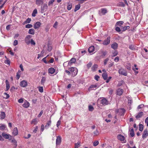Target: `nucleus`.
Masks as SVG:
<instances>
[{
    "mask_svg": "<svg viewBox=\"0 0 148 148\" xmlns=\"http://www.w3.org/2000/svg\"><path fill=\"white\" fill-rule=\"evenodd\" d=\"M69 70L70 71L71 73L73 76H75L77 74L78 70L77 69L74 67H71L69 69Z\"/></svg>",
    "mask_w": 148,
    "mask_h": 148,
    "instance_id": "obj_1",
    "label": "nucleus"
},
{
    "mask_svg": "<svg viewBox=\"0 0 148 148\" xmlns=\"http://www.w3.org/2000/svg\"><path fill=\"white\" fill-rule=\"evenodd\" d=\"M119 73L120 74L122 75L126 76L127 75L126 71L122 68H121L119 70Z\"/></svg>",
    "mask_w": 148,
    "mask_h": 148,
    "instance_id": "obj_2",
    "label": "nucleus"
},
{
    "mask_svg": "<svg viewBox=\"0 0 148 148\" xmlns=\"http://www.w3.org/2000/svg\"><path fill=\"white\" fill-rule=\"evenodd\" d=\"M100 103L103 105L105 106L108 104V101L105 98H103L101 100Z\"/></svg>",
    "mask_w": 148,
    "mask_h": 148,
    "instance_id": "obj_3",
    "label": "nucleus"
},
{
    "mask_svg": "<svg viewBox=\"0 0 148 148\" xmlns=\"http://www.w3.org/2000/svg\"><path fill=\"white\" fill-rule=\"evenodd\" d=\"M32 37V36L29 35H27L25 38V42L27 44L29 45L30 43V38Z\"/></svg>",
    "mask_w": 148,
    "mask_h": 148,
    "instance_id": "obj_4",
    "label": "nucleus"
},
{
    "mask_svg": "<svg viewBox=\"0 0 148 148\" xmlns=\"http://www.w3.org/2000/svg\"><path fill=\"white\" fill-rule=\"evenodd\" d=\"M48 8V6L46 4H44L43 6H41V13H43L45 12Z\"/></svg>",
    "mask_w": 148,
    "mask_h": 148,
    "instance_id": "obj_5",
    "label": "nucleus"
},
{
    "mask_svg": "<svg viewBox=\"0 0 148 148\" xmlns=\"http://www.w3.org/2000/svg\"><path fill=\"white\" fill-rule=\"evenodd\" d=\"M110 36L108 37L105 40L103 44L105 45H107L109 44L110 41Z\"/></svg>",
    "mask_w": 148,
    "mask_h": 148,
    "instance_id": "obj_6",
    "label": "nucleus"
},
{
    "mask_svg": "<svg viewBox=\"0 0 148 148\" xmlns=\"http://www.w3.org/2000/svg\"><path fill=\"white\" fill-rule=\"evenodd\" d=\"M2 135L3 137L6 139H8L9 138L10 139L12 138L11 136L8 134H7L4 132L2 133Z\"/></svg>",
    "mask_w": 148,
    "mask_h": 148,
    "instance_id": "obj_7",
    "label": "nucleus"
},
{
    "mask_svg": "<svg viewBox=\"0 0 148 148\" xmlns=\"http://www.w3.org/2000/svg\"><path fill=\"white\" fill-rule=\"evenodd\" d=\"M20 84L21 86L23 87H24L27 86V81L25 80H23L20 82Z\"/></svg>",
    "mask_w": 148,
    "mask_h": 148,
    "instance_id": "obj_8",
    "label": "nucleus"
},
{
    "mask_svg": "<svg viewBox=\"0 0 148 148\" xmlns=\"http://www.w3.org/2000/svg\"><path fill=\"white\" fill-rule=\"evenodd\" d=\"M61 138L60 136H58L57 137L56 141V145H60L61 141Z\"/></svg>",
    "mask_w": 148,
    "mask_h": 148,
    "instance_id": "obj_9",
    "label": "nucleus"
},
{
    "mask_svg": "<svg viewBox=\"0 0 148 148\" xmlns=\"http://www.w3.org/2000/svg\"><path fill=\"white\" fill-rule=\"evenodd\" d=\"M148 135V131L147 129H146L144 130L143 133V134L142 138L144 139L146 138Z\"/></svg>",
    "mask_w": 148,
    "mask_h": 148,
    "instance_id": "obj_10",
    "label": "nucleus"
},
{
    "mask_svg": "<svg viewBox=\"0 0 148 148\" xmlns=\"http://www.w3.org/2000/svg\"><path fill=\"white\" fill-rule=\"evenodd\" d=\"M143 112H141L138 113L137 115L136 116V118L138 119L139 118H141L143 115Z\"/></svg>",
    "mask_w": 148,
    "mask_h": 148,
    "instance_id": "obj_11",
    "label": "nucleus"
},
{
    "mask_svg": "<svg viewBox=\"0 0 148 148\" xmlns=\"http://www.w3.org/2000/svg\"><path fill=\"white\" fill-rule=\"evenodd\" d=\"M41 23L39 22H37L34 25V27L35 29H38L40 26Z\"/></svg>",
    "mask_w": 148,
    "mask_h": 148,
    "instance_id": "obj_12",
    "label": "nucleus"
},
{
    "mask_svg": "<svg viewBox=\"0 0 148 148\" xmlns=\"http://www.w3.org/2000/svg\"><path fill=\"white\" fill-rule=\"evenodd\" d=\"M51 119L50 118L49 121L47 122L46 125L45 126V127L46 129H48L49 126L51 125Z\"/></svg>",
    "mask_w": 148,
    "mask_h": 148,
    "instance_id": "obj_13",
    "label": "nucleus"
},
{
    "mask_svg": "<svg viewBox=\"0 0 148 148\" xmlns=\"http://www.w3.org/2000/svg\"><path fill=\"white\" fill-rule=\"evenodd\" d=\"M123 92V90L121 88H119L117 90V94L119 96L122 95Z\"/></svg>",
    "mask_w": 148,
    "mask_h": 148,
    "instance_id": "obj_14",
    "label": "nucleus"
},
{
    "mask_svg": "<svg viewBox=\"0 0 148 148\" xmlns=\"http://www.w3.org/2000/svg\"><path fill=\"white\" fill-rule=\"evenodd\" d=\"M48 72L49 73H50L51 74H53L55 72V69L53 68H50L49 69Z\"/></svg>",
    "mask_w": 148,
    "mask_h": 148,
    "instance_id": "obj_15",
    "label": "nucleus"
},
{
    "mask_svg": "<svg viewBox=\"0 0 148 148\" xmlns=\"http://www.w3.org/2000/svg\"><path fill=\"white\" fill-rule=\"evenodd\" d=\"M118 47V45L116 42H114L111 45V47L114 49H117Z\"/></svg>",
    "mask_w": 148,
    "mask_h": 148,
    "instance_id": "obj_16",
    "label": "nucleus"
},
{
    "mask_svg": "<svg viewBox=\"0 0 148 148\" xmlns=\"http://www.w3.org/2000/svg\"><path fill=\"white\" fill-rule=\"evenodd\" d=\"M29 105V103L27 101L24 102V103L23 105V106L25 108H27L28 107Z\"/></svg>",
    "mask_w": 148,
    "mask_h": 148,
    "instance_id": "obj_17",
    "label": "nucleus"
},
{
    "mask_svg": "<svg viewBox=\"0 0 148 148\" xmlns=\"http://www.w3.org/2000/svg\"><path fill=\"white\" fill-rule=\"evenodd\" d=\"M117 138L119 140L121 141H123L125 139L124 137L121 134L118 135Z\"/></svg>",
    "mask_w": 148,
    "mask_h": 148,
    "instance_id": "obj_18",
    "label": "nucleus"
},
{
    "mask_svg": "<svg viewBox=\"0 0 148 148\" xmlns=\"http://www.w3.org/2000/svg\"><path fill=\"white\" fill-rule=\"evenodd\" d=\"M43 3V0H36V4L38 6H40Z\"/></svg>",
    "mask_w": 148,
    "mask_h": 148,
    "instance_id": "obj_19",
    "label": "nucleus"
},
{
    "mask_svg": "<svg viewBox=\"0 0 148 148\" xmlns=\"http://www.w3.org/2000/svg\"><path fill=\"white\" fill-rule=\"evenodd\" d=\"M95 48L94 46H90L88 49V51L89 53L92 52L94 51Z\"/></svg>",
    "mask_w": 148,
    "mask_h": 148,
    "instance_id": "obj_20",
    "label": "nucleus"
},
{
    "mask_svg": "<svg viewBox=\"0 0 148 148\" xmlns=\"http://www.w3.org/2000/svg\"><path fill=\"white\" fill-rule=\"evenodd\" d=\"M12 133L14 136H16L18 134V131L17 127H15L14 128Z\"/></svg>",
    "mask_w": 148,
    "mask_h": 148,
    "instance_id": "obj_21",
    "label": "nucleus"
},
{
    "mask_svg": "<svg viewBox=\"0 0 148 148\" xmlns=\"http://www.w3.org/2000/svg\"><path fill=\"white\" fill-rule=\"evenodd\" d=\"M5 83L6 84V91H7L9 89L10 86L9 82L8 80H6L5 81Z\"/></svg>",
    "mask_w": 148,
    "mask_h": 148,
    "instance_id": "obj_22",
    "label": "nucleus"
},
{
    "mask_svg": "<svg viewBox=\"0 0 148 148\" xmlns=\"http://www.w3.org/2000/svg\"><path fill=\"white\" fill-rule=\"evenodd\" d=\"M98 67L97 65L96 64H94L91 68L92 70L93 71H96Z\"/></svg>",
    "mask_w": 148,
    "mask_h": 148,
    "instance_id": "obj_23",
    "label": "nucleus"
},
{
    "mask_svg": "<svg viewBox=\"0 0 148 148\" xmlns=\"http://www.w3.org/2000/svg\"><path fill=\"white\" fill-rule=\"evenodd\" d=\"M103 78L104 80H106L108 78V75L106 72H104L102 74Z\"/></svg>",
    "mask_w": 148,
    "mask_h": 148,
    "instance_id": "obj_24",
    "label": "nucleus"
},
{
    "mask_svg": "<svg viewBox=\"0 0 148 148\" xmlns=\"http://www.w3.org/2000/svg\"><path fill=\"white\" fill-rule=\"evenodd\" d=\"M28 33L29 34L34 35L35 33V30L33 29H31L29 30Z\"/></svg>",
    "mask_w": 148,
    "mask_h": 148,
    "instance_id": "obj_25",
    "label": "nucleus"
},
{
    "mask_svg": "<svg viewBox=\"0 0 148 148\" xmlns=\"http://www.w3.org/2000/svg\"><path fill=\"white\" fill-rule=\"evenodd\" d=\"M101 10L102 15H105L107 12V10L105 8H102Z\"/></svg>",
    "mask_w": 148,
    "mask_h": 148,
    "instance_id": "obj_26",
    "label": "nucleus"
},
{
    "mask_svg": "<svg viewBox=\"0 0 148 148\" xmlns=\"http://www.w3.org/2000/svg\"><path fill=\"white\" fill-rule=\"evenodd\" d=\"M130 131V135L132 137H133L134 136V129L133 128H132L131 130H129Z\"/></svg>",
    "mask_w": 148,
    "mask_h": 148,
    "instance_id": "obj_27",
    "label": "nucleus"
},
{
    "mask_svg": "<svg viewBox=\"0 0 148 148\" xmlns=\"http://www.w3.org/2000/svg\"><path fill=\"white\" fill-rule=\"evenodd\" d=\"M130 27L128 26L124 27H121V29L122 31H124L126 29H129Z\"/></svg>",
    "mask_w": 148,
    "mask_h": 148,
    "instance_id": "obj_28",
    "label": "nucleus"
},
{
    "mask_svg": "<svg viewBox=\"0 0 148 148\" xmlns=\"http://www.w3.org/2000/svg\"><path fill=\"white\" fill-rule=\"evenodd\" d=\"M1 119H4L5 117V114L4 112H1Z\"/></svg>",
    "mask_w": 148,
    "mask_h": 148,
    "instance_id": "obj_29",
    "label": "nucleus"
},
{
    "mask_svg": "<svg viewBox=\"0 0 148 148\" xmlns=\"http://www.w3.org/2000/svg\"><path fill=\"white\" fill-rule=\"evenodd\" d=\"M37 13V10L36 9H35L33 11L32 14V16L33 17H35L36 16V14Z\"/></svg>",
    "mask_w": 148,
    "mask_h": 148,
    "instance_id": "obj_30",
    "label": "nucleus"
},
{
    "mask_svg": "<svg viewBox=\"0 0 148 148\" xmlns=\"http://www.w3.org/2000/svg\"><path fill=\"white\" fill-rule=\"evenodd\" d=\"M143 128V125L141 124H139V130L140 131L142 132Z\"/></svg>",
    "mask_w": 148,
    "mask_h": 148,
    "instance_id": "obj_31",
    "label": "nucleus"
},
{
    "mask_svg": "<svg viewBox=\"0 0 148 148\" xmlns=\"http://www.w3.org/2000/svg\"><path fill=\"white\" fill-rule=\"evenodd\" d=\"M80 5L79 4H78L77 5H76L74 9V11L76 12L80 8Z\"/></svg>",
    "mask_w": 148,
    "mask_h": 148,
    "instance_id": "obj_32",
    "label": "nucleus"
},
{
    "mask_svg": "<svg viewBox=\"0 0 148 148\" xmlns=\"http://www.w3.org/2000/svg\"><path fill=\"white\" fill-rule=\"evenodd\" d=\"M37 119H35L32 120L31 122V124L35 125L37 124Z\"/></svg>",
    "mask_w": 148,
    "mask_h": 148,
    "instance_id": "obj_33",
    "label": "nucleus"
},
{
    "mask_svg": "<svg viewBox=\"0 0 148 148\" xmlns=\"http://www.w3.org/2000/svg\"><path fill=\"white\" fill-rule=\"evenodd\" d=\"M46 78L45 77H42L41 82V84H43L46 81Z\"/></svg>",
    "mask_w": 148,
    "mask_h": 148,
    "instance_id": "obj_34",
    "label": "nucleus"
},
{
    "mask_svg": "<svg viewBox=\"0 0 148 148\" xmlns=\"http://www.w3.org/2000/svg\"><path fill=\"white\" fill-rule=\"evenodd\" d=\"M129 48L132 50H134L135 49L134 45H130L129 47Z\"/></svg>",
    "mask_w": 148,
    "mask_h": 148,
    "instance_id": "obj_35",
    "label": "nucleus"
},
{
    "mask_svg": "<svg viewBox=\"0 0 148 148\" xmlns=\"http://www.w3.org/2000/svg\"><path fill=\"white\" fill-rule=\"evenodd\" d=\"M118 5L119 6L121 7H124L125 6V4L122 2H119Z\"/></svg>",
    "mask_w": 148,
    "mask_h": 148,
    "instance_id": "obj_36",
    "label": "nucleus"
},
{
    "mask_svg": "<svg viewBox=\"0 0 148 148\" xmlns=\"http://www.w3.org/2000/svg\"><path fill=\"white\" fill-rule=\"evenodd\" d=\"M123 23V22L122 21H119L118 22H117L116 23V24L119 26H120L121 27H122L121 26V25H122Z\"/></svg>",
    "mask_w": 148,
    "mask_h": 148,
    "instance_id": "obj_37",
    "label": "nucleus"
},
{
    "mask_svg": "<svg viewBox=\"0 0 148 148\" xmlns=\"http://www.w3.org/2000/svg\"><path fill=\"white\" fill-rule=\"evenodd\" d=\"M88 109L89 111L92 112L93 111L94 108L92 105H90L88 106Z\"/></svg>",
    "mask_w": 148,
    "mask_h": 148,
    "instance_id": "obj_38",
    "label": "nucleus"
},
{
    "mask_svg": "<svg viewBox=\"0 0 148 148\" xmlns=\"http://www.w3.org/2000/svg\"><path fill=\"white\" fill-rule=\"evenodd\" d=\"M75 148H78L80 145V143L79 142H78L77 143L75 144Z\"/></svg>",
    "mask_w": 148,
    "mask_h": 148,
    "instance_id": "obj_39",
    "label": "nucleus"
},
{
    "mask_svg": "<svg viewBox=\"0 0 148 148\" xmlns=\"http://www.w3.org/2000/svg\"><path fill=\"white\" fill-rule=\"evenodd\" d=\"M31 20L30 18H28L24 22L25 23H29L30 22Z\"/></svg>",
    "mask_w": 148,
    "mask_h": 148,
    "instance_id": "obj_40",
    "label": "nucleus"
},
{
    "mask_svg": "<svg viewBox=\"0 0 148 148\" xmlns=\"http://www.w3.org/2000/svg\"><path fill=\"white\" fill-rule=\"evenodd\" d=\"M5 128V125L0 124V129L1 130H4Z\"/></svg>",
    "mask_w": 148,
    "mask_h": 148,
    "instance_id": "obj_41",
    "label": "nucleus"
},
{
    "mask_svg": "<svg viewBox=\"0 0 148 148\" xmlns=\"http://www.w3.org/2000/svg\"><path fill=\"white\" fill-rule=\"evenodd\" d=\"M101 53H102V56L103 57H104L107 53V52L106 51H102Z\"/></svg>",
    "mask_w": 148,
    "mask_h": 148,
    "instance_id": "obj_42",
    "label": "nucleus"
},
{
    "mask_svg": "<svg viewBox=\"0 0 148 148\" xmlns=\"http://www.w3.org/2000/svg\"><path fill=\"white\" fill-rule=\"evenodd\" d=\"M33 26L32 25L30 24H28L25 25V27L26 28H29L32 27Z\"/></svg>",
    "mask_w": 148,
    "mask_h": 148,
    "instance_id": "obj_43",
    "label": "nucleus"
},
{
    "mask_svg": "<svg viewBox=\"0 0 148 148\" xmlns=\"http://www.w3.org/2000/svg\"><path fill=\"white\" fill-rule=\"evenodd\" d=\"M128 104L130 106L132 104V100L131 99L129 98L128 99Z\"/></svg>",
    "mask_w": 148,
    "mask_h": 148,
    "instance_id": "obj_44",
    "label": "nucleus"
},
{
    "mask_svg": "<svg viewBox=\"0 0 148 148\" xmlns=\"http://www.w3.org/2000/svg\"><path fill=\"white\" fill-rule=\"evenodd\" d=\"M99 143V142L98 141L96 140L93 143V145L94 146H96L98 145Z\"/></svg>",
    "mask_w": 148,
    "mask_h": 148,
    "instance_id": "obj_45",
    "label": "nucleus"
},
{
    "mask_svg": "<svg viewBox=\"0 0 148 148\" xmlns=\"http://www.w3.org/2000/svg\"><path fill=\"white\" fill-rule=\"evenodd\" d=\"M72 6V5L71 4V3L70 4L69 3V5L67 6V7L68 10H70Z\"/></svg>",
    "mask_w": 148,
    "mask_h": 148,
    "instance_id": "obj_46",
    "label": "nucleus"
},
{
    "mask_svg": "<svg viewBox=\"0 0 148 148\" xmlns=\"http://www.w3.org/2000/svg\"><path fill=\"white\" fill-rule=\"evenodd\" d=\"M38 90L40 92H43V88L42 87H39L38 88Z\"/></svg>",
    "mask_w": 148,
    "mask_h": 148,
    "instance_id": "obj_47",
    "label": "nucleus"
},
{
    "mask_svg": "<svg viewBox=\"0 0 148 148\" xmlns=\"http://www.w3.org/2000/svg\"><path fill=\"white\" fill-rule=\"evenodd\" d=\"M70 61L72 63H75L76 62V59L75 58H72L71 59Z\"/></svg>",
    "mask_w": 148,
    "mask_h": 148,
    "instance_id": "obj_48",
    "label": "nucleus"
},
{
    "mask_svg": "<svg viewBox=\"0 0 148 148\" xmlns=\"http://www.w3.org/2000/svg\"><path fill=\"white\" fill-rule=\"evenodd\" d=\"M92 65V63L91 62H89L87 65V66L88 69H89Z\"/></svg>",
    "mask_w": 148,
    "mask_h": 148,
    "instance_id": "obj_49",
    "label": "nucleus"
},
{
    "mask_svg": "<svg viewBox=\"0 0 148 148\" xmlns=\"http://www.w3.org/2000/svg\"><path fill=\"white\" fill-rule=\"evenodd\" d=\"M18 44V41L16 40H14V42H13V45L14 46H16V45H17Z\"/></svg>",
    "mask_w": 148,
    "mask_h": 148,
    "instance_id": "obj_50",
    "label": "nucleus"
},
{
    "mask_svg": "<svg viewBox=\"0 0 148 148\" xmlns=\"http://www.w3.org/2000/svg\"><path fill=\"white\" fill-rule=\"evenodd\" d=\"M144 106V105L143 104H140L137 107V109H139L143 108Z\"/></svg>",
    "mask_w": 148,
    "mask_h": 148,
    "instance_id": "obj_51",
    "label": "nucleus"
},
{
    "mask_svg": "<svg viewBox=\"0 0 148 148\" xmlns=\"http://www.w3.org/2000/svg\"><path fill=\"white\" fill-rule=\"evenodd\" d=\"M118 32H120L121 30V28L119 27H116L115 29Z\"/></svg>",
    "mask_w": 148,
    "mask_h": 148,
    "instance_id": "obj_52",
    "label": "nucleus"
},
{
    "mask_svg": "<svg viewBox=\"0 0 148 148\" xmlns=\"http://www.w3.org/2000/svg\"><path fill=\"white\" fill-rule=\"evenodd\" d=\"M97 87V85L96 84H93L92 85L90 86L89 88H96Z\"/></svg>",
    "mask_w": 148,
    "mask_h": 148,
    "instance_id": "obj_53",
    "label": "nucleus"
},
{
    "mask_svg": "<svg viewBox=\"0 0 148 148\" xmlns=\"http://www.w3.org/2000/svg\"><path fill=\"white\" fill-rule=\"evenodd\" d=\"M99 78V77L97 75H95V79L97 81H98Z\"/></svg>",
    "mask_w": 148,
    "mask_h": 148,
    "instance_id": "obj_54",
    "label": "nucleus"
},
{
    "mask_svg": "<svg viewBox=\"0 0 148 148\" xmlns=\"http://www.w3.org/2000/svg\"><path fill=\"white\" fill-rule=\"evenodd\" d=\"M134 67H133L132 68L133 70L135 71V69L136 70H138V68L136 67L137 65L136 64H134Z\"/></svg>",
    "mask_w": 148,
    "mask_h": 148,
    "instance_id": "obj_55",
    "label": "nucleus"
},
{
    "mask_svg": "<svg viewBox=\"0 0 148 148\" xmlns=\"http://www.w3.org/2000/svg\"><path fill=\"white\" fill-rule=\"evenodd\" d=\"M30 43H31L32 45H35V42L32 39L30 41Z\"/></svg>",
    "mask_w": 148,
    "mask_h": 148,
    "instance_id": "obj_56",
    "label": "nucleus"
},
{
    "mask_svg": "<svg viewBox=\"0 0 148 148\" xmlns=\"http://www.w3.org/2000/svg\"><path fill=\"white\" fill-rule=\"evenodd\" d=\"M99 133L98 131L97 130H96V131H95L94 132V134L95 135H97L99 134Z\"/></svg>",
    "mask_w": 148,
    "mask_h": 148,
    "instance_id": "obj_57",
    "label": "nucleus"
},
{
    "mask_svg": "<svg viewBox=\"0 0 148 148\" xmlns=\"http://www.w3.org/2000/svg\"><path fill=\"white\" fill-rule=\"evenodd\" d=\"M108 60H109V59L108 58L104 60V65H106L107 64V62L108 61Z\"/></svg>",
    "mask_w": 148,
    "mask_h": 148,
    "instance_id": "obj_58",
    "label": "nucleus"
},
{
    "mask_svg": "<svg viewBox=\"0 0 148 148\" xmlns=\"http://www.w3.org/2000/svg\"><path fill=\"white\" fill-rule=\"evenodd\" d=\"M129 66H126V68L128 70H130L131 69V67L130 66V63L129 64Z\"/></svg>",
    "mask_w": 148,
    "mask_h": 148,
    "instance_id": "obj_59",
    "label": "nucleus"
},
{
    "mask_svg": "<svg viewBox=\"0 0 148 148\" xmlns=\"http://www.w3.org/2000/svg\"><path fill=\"white\" fill-rule=\"evenodd\" d=\"M45 126L44 125L42 124L41 125V130L42 132L44 130Z\"/></svg>",
    "mask_w": 148,
    "mask_h": 148,
    "instance_id": "obj_60",
    "label": "nucleus"
},
{
    "mask_svg": "<svg viewBox=\"0 0 148 148\" xmlns=\"http://www.w3.org/2000/svg\"><path fill=\"white\" fill-rule=\"evenodd\" d=\"M23 98H21L18 100V101L19 103H22L23 101Z\"/></svg>",
    "mask_w": 148,
    "mask_h": 148,
    "instance_id": "obj_61",
    "label": "nucleus"
},
{
    "mask_svg": "<svg viewBox=\"0 0 148 148\" xmlns=\"http://www.w3.org/2000/svg\"><path fill=\"white\" fill-rule=\"evenodd\" d=\"M119 60V58L118 57H116L114 59V61L116 62H118Z\"/></svg>",
    "mask_w": 148,
    "mask_h": 148,
    "instance_id": "obj_62",
    "label": "nucleus"
},
{
    "mask_svg": "<svg viewBox=\"0 0 148 148\" xmlns=\"http://www.w3.org/2000/svg\"><path fill=\"white\" fill-rule=\"evenodd\" d=\"M118 54V52L117 51H115L113 53V56H115Z\"/></svg>",
    "mask_w": 148,
    "mask_h": 148,
    "instance_id": "obj_63",
    "label": "nucleus"
},
{
    "mask_svg": "<svg viewBox=\"0 0 148 148\" xmlns=\"http://www.w3.org/2000/svg\"><path fill=\"white\" fill-rule=\"evenodd\" d=\"M145 123L147 124V126H148V117H147L146 118V119L145 120Z\"/></svg>",
    "mask_w": 148,
    "mask_h": 148,
    "instance_id": "obj_64",
    "label": "nucleus"
}]
</instances>
